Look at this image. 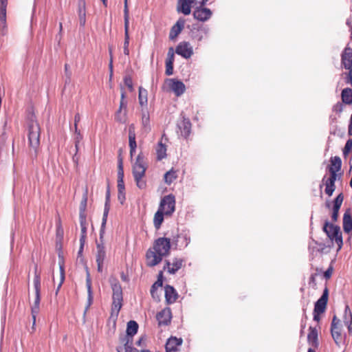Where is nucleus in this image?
I'll use <instances>...</instances> for the list:
<instances>
[{
  "instance_id": "nucleus-4",
  "label": "nucleus",
  "mask_w": 352,
  "mask_h": 352,
  "mask_svg": "<svg viewBox=\"0 0 352 352\" xmlns=\"http://www.w3.org/2000/svg\"><path fill=\"white\" fill-rule=\"evenodd\" d=\"M40 131L37 121L31 120L28 124V140L30 146L36 153L40 145Z\"/></svg>"
},
{
  "instance_id": "nucleus-19",
  "label": "nucleus",
  "mask_w": 352,
  "mask_h": 352,
  "mask_svg": "<svg viewBox=\"0 0 352 352\" xmlns=\"http://www.w3.org/2000/svg\"><path fill=\"white\" fill-rule=\"evenodd\" d=\"M165 298L168 304L174 303L177 299L178 294L175 288L167 285L164 288Z\"/></svg>"
},
{
  "instance_id": "nucleus-9",
  "label": "nucleus",
  "mask_w": 352,
  "mask_h": 352,
  "mask_svg": "<svg viewBox=\"0 0 352 352\" xmlns=\"http://www.w3.org/2000/svg\"><path fill=\"white\" fill-rule=\"evenodd\" d=\"M183 263L184 260L178 258H174L172 262L166 260L164 270H166L169 274H174L182 267Z\"/></svg>"
},
{
  "instance_id": "nucleus-40",
  "label": "nucleus",
  "mask_w": 352,
  "mask_h": 352,
  "mask_svg": "<svg viewBox=\"0 0 352 352\" xmlns=\"http://www.w3.org/2000/svg\"><path fill=\"white\" fill-rule=\"evenodd\" d=\"M139 102L141 106H144L147 104V91L141 87L139 89Z\"/></svg>"
},
{
  "instance_id": "nucleus-42",
  "label": "nucleus",
  "mask_w": 352,
  "mask_h": 352,
  "mask_svg": "<svg viewBox=\"0 0 352 352\" xmlns=\"http://www.w3.org/2000/svg\"><path fill=\"white\" fill-rule=\"evenodd\" d=\"M330 240L332 242H335L338 245V251H339L342 246L343 242H342V236L341 232H339L338 234H336L335 236L330 239Z\"/></svg>"
},
{
  "instance_id": "nucleus-21",
  "label": "nucleus",
  "mask_w": 352,
  "mask_h": 352,
  "mask_svg": "<svg viewBox=\"0 0 352 352\" xmlns=\"http://www.w3.org/2000/svg\"><path fill=\"white\" fill-rule=\"evenodd\" d=\"M184 25L185 20L184 19H179L170 30L169 34L170 39L173 40L175 38L184 28Z\"/></svg>"
},
{
  "instance_id": "nucleus-3",
  "label": "nucleus",
  "mask_w": 352,
  "mask_h": 352,
  "mask_svg": "<svg viewBox=\"0 0 352 352\" xmlns=\"http://www.w3.org/2000/svg\"><path fill=\"white\" fill-rule=\"evenodd\" d=\"M147 168L144 157L140 153L132 167V173L137 186L140 189H144L146 186V181L143 179Z\"/></svg>"
},
{
  "instance_id": "nucleus-13",
  "label": "nucleus",
  "mask_w": 352,
  "mask_h": 352,
  "mask_svg": "<svg viewBox=\"0 0 352 352\" xmlns=\"http://www.w3.org/2000/svg\"><path fill=\"white\" fill-rule=\"evenodd\" d=\"M176 53L185 58H190L192 54V47L188 42L180 43L175 50Z\"/></svg>"
},
{
  "instance_id": "nucleus-32",
  "label": "nucleus",
  "mask_w": 352,
  "mask_h": 352,
  "mask_svg": "<svg viewBox=\"0 0 352 352\" xmlns=\"http://www.w3.org/2000/svg\"><path fill=\"white\" fill-rule=\"evenodd\" d=\"M342 100L346 104H352V89L350 88H345L342 91Z\"/></svg>"
},
{
  "instance_id": "nucleus-30",
  "label": "nucleus",
  "mask_w": 352,
  "mask_h": 352,
  "mask_svg": "<svg viewBox=\"0 0 352 352\" xmlns=\"http://www.w3.org/2000/svg\"><path fill=\"white\" fill-rule=\"evenodd\" d=\"M81 228V235L80 238V244H81V249L83 248L85 239L87 237V221L86 219H79Z\"/></svg>"
},
{
  "instance_id": "nucleus-61",
  "label": "nucleus",
  "mask_w": 352,
  "mask_h": 352,
  "mask_svg": "<svg viewBox=\"0 0 352 352\" xmlns=\"http://www.w3.org/2000/svg\"><path fill=\"white\" fill-rule=\"evenodd\" d=\"M118 192L124 191V184L123 180H118Z\"/></svg>"
},
{
  "instance_id": "nucleus-57",
  "label": "nucleus",
  "mask_w": 352,
  "mask_h": 352,
  "mask_svg": "<svg viewBox=\"0 0 352 352\" xmlns=\"http://www.w3.org/2000/svg\"><path fill=\"white\" fill-rule=\"evenodd\" d=\"M118 199L121 204H124L126 199L124 191L118 192Z\"/></svg>"
},
{
  "instance_id": "nucleus-64",
  "label": "nucleus",
  "mask_w": 352,
  "mask_h": 352,
  "mask_svg": "<svg viewBox=\"0 0 352 352\" xmlns=\"http://www.w3.org/2000/svg\"><path fill=\"white\" fill-rule=\"evenodd\" d=\"M349 69V74H348V80L347 82H349L352 86V67H351Z\"/></svg>"
},
{
  "instance_id": "nucleus-43",
  "label": "nucleus",
  "mask_w": 352,
  "mask_h": 352,
  "mask_svg": "<svg viewBox=\"0 0 352 352\" xmlns=\"http://www.w3.org/2000/svg\"><path fill=\"white\" fill-rule=\"evenodd\" d=\"M82 140V135L80 133V130H78V129H74V141L76 152L78 150V145Z\"/></svg>"
},
{
  "instance_id": "nucleus-60",
  "label": "nucleus",
  "mask_w": 352,
  "mask_h": 352,
  "mask_svg": "<svg viewBox=\"0 0 352 352\" xmlns=\"http://www.w3.org/2000/svg\"><path fill=\"white\" fill-rule=\"evenodd\" d=\"M342 109H343V105L340 102H338L336 104H335L333 106V111L338 112V113L342 112Z\"/></svg>"
},
{
  "instance_id": "nucleus-53",
  "label": "nucleus",
  "mask_w": 352,
  "mask_h": 352,
  "mask_svg": "<svg viewBox=\"0 0 352 352\" xmlns=\"http://www.w3.org/2000/svg\"><path fill=\"white\" fill-rule=\"evenodd\" d=\"M162 280L157 278V280L152 285L151 293L153 296L154 292L157 287H162Z\"/></svg>"
},
{
  "instance_id": "nucleus-50",
  "label": "nucleus",
  "mask_w": 352,
  "mask_h": 352,
  "mask_svg": "<svg viewBox=\"0 0 352 352\" xmlns=\"http://www.w3.org/2000/svg\"><path fill=\"white\" fill-rule=\"evenodd\" d=\"M336 189V185L335 184H332L331 185H327L325 186L324 192L328 196H331L333 195V192H334Z\"/></svg>"
},
{
  "instance_id": "nucleus-25",
  "label": "nucleus",
  "mask_w": 352,
  "mask_h": 352,
  "mask_svg": "<svg viewBox=\"0 0 352 352\" xmlns=\"http://www.w3.org/2000/svg\"><path fill=\"white\" fill-rule=\"evenodd\" d=\"M331 165L329 166V172L335 171V173L337 174L338 171L341 170L342 167V160L340 157L335 156L332 157L330 159Z\"/></svg>"
},
{
  "instance_id": "nucleus-37",
  "label": "nucleus",
  "mask_w": 352,
  "mask_h": 352,
  "mask_svg": "<svg viewBox=\"0 0 352 352\" xmlns=\"http://www.w3.org/2000/svg\"><path fill=\"white\" fill-rule=\"evenodd\" d=\"M157 159L159 160H162L166 156V148L165 145H164L162 142L158 143L157 148Z\"/></svg>"
},
{
  "instance_id": "nucleus-45",
  "label": "nucleus",
  "mask_w": 352,
  "mask_h": 352,
  "mask_svg": "<svg viewBox=\"0 0 352 352\" xmlns=\"http://www.w3.org/2000/svg\"><path fill=\"white\" fill-rule=\"evenodd\" d=\"M59 265H60V283H59V284L57 287L56 291V294H58L60 288L61 287V286L65 280V270H64L63 265L60 263Z\"/></svg>"
},
{
  "instance_id": "nucleus-34",
  "label": "nucleus",
  "mask_w": 352,
  "mask_h": 352,
  "mask_svg": "<svg viewBox=\"0 0 352 352\" xmlns=\"http://www.w3.org/2000/svg\"><path fill=\"white\" fill-rule=\"evenodd\" d=\"M87 197L85 195L80 202L79 208V219H86L85 210L87 207Z\"/></svg>"
},
{
  "instance_id": "nucleus-33",
  "label": "nucleus",
  "mask_w": 352,
  "mask_h": 352,
  "mask_svg": "<svg viewBox=\"0 0 352 352\" xmlns=\"http://www.w3.org/2000/svg\"><path fill=\"white\" fill-rule=\"evenodd\" d=\"M124 36H129V8L126 6L124 8Z\"/></svg>"
},
{
  "instance_id": "nucleus-59",
  "label": "nucleus",
  "mask_w": 352,
  "mask_h": 352,
  "mask_svg": "<svg viewBox=\"0 0 352 352\" xmlns=\"http://www.w3.org/2000/svg\"><path fill=\"white\" fill-rule=\"evenodd\" d=\"M339 210L333 208V212L331 214L332 221H336L338 218Z\"/></svg>"
},
{
  "instance_id": "nucleus-55",
  "label": "nucleus",
  "mask_w": 352,
  "mask_h": 352,
  "mask_svg": "<svg viewBox=\"0 0 352 352\" xmlns=\"http://www.w3.org/2000/svg\"><path fill=\"white\" fill-rule=\"evenodd\" d=\"M333 273V267L330 266L324 272V277L325 279H329Z\"/></svg>"
},
{
  "instance_id": "nucleus-56",
  "label": "nucleus",
  "mask_w": 352,
  "mask_h": 352,
  "mask_svg": "<svg viewBox=\"0 0 352 352\" xmlns=\"http://www.w3.org/2000/svg\"><path fill=\"white\" fill-rule=\"evenodd\" d=\"M79 23L80 26H84L86 23V14H78Z\"/></svg>"
},
{
  "instance_id": "nucleus-38",
  "label": "nucleus",
  "mask_w": 352,
  "mask_h": 352,
  "mask_svg": "<svg viewBox=\"0 0 352 352\" xmlns=\"http://www.w3.org/2000/svg\"><path fill=\"white\" fill-rule=\"evenodd\" d=\"M34 287L35 289V294H40L41 292V280H40V276L37 273V266H35V273H34Z\"/></svg>"
},
{
  "instance_id": "nucleus-63",
  "label": "nucleus",
  "mask_w": 352,
  "mask_h": 352,
  "mask_svg": "<svg viewBox=\"0 0 352 352\" xmlns=\"http://www.w3.org/2000/svg\"><path fill=\"white\" fill-rule=\"evenodd\" d=\"M340 320L337 318L336 316H333L332 322H331V327H336V326H340Z\"/></svg>"
},
{
  "instance_id": "nucleus-28",
  "label": "nucleus",
  "mask_w": 352,
  "mask_h": 352,
  "mask_svg": "<svg viewBox=\"0 0 352 352\" xmlns=\"http://www.w3.org/2000/svg\"><path fill=\"white\" fill-rule=\"evenodd\" d=\"M129 144L130 148L133 149L137 147L135 126L133 124H131L129 127Z\"/></svg>"
},
{
  "instance_id": "nucleus-41",
  "label": "nucleus",
  "mask_w": 352,
  "mask_h": 352,
  "mask_svg": "<svg viewBox=\"0 0 352 352\" xmlns=\"http://www.w3.org/2000/svg\"><path fill=\"white\" fill-rule=\"evenodd\" d=\"M142 124L145 131L150 129V117L147 111L142 112Z\"/></svg>"
},
{
  "instance_id": "nucleus-44",
  "label": "nucleus",
  "mask_w": 352,
  "mask_h": 352,
  "mask_svg": "<svg viewBox=\"0 0 352 352\" xmlns=\"http://www.w3.org/2000/svg\"><path fill=\"white\" fill-rule=\"evenodd\" d=\"M344 200V195L342 193H340L334 199L333 207L334 209L340 210Z\"/></svg>"
},
{
  "instance_id": "nucleus-1",
  "label": "nucleus",
  "mask_w": 352,
  "mask_h": 352,
  "mask_svg": "<svg viewBox=\"0 0 352 352\" xmlns=\"http://www.w3.org/2000/svg\"><path fill=\"white\" fill-rule=\"evenodd\" d=\"M170 240L166 237H160L154 242L153 249H149L146 254L147 265L154 267L159 264L164 256L169 254Z\"/></svg>"
},
{
  "instance_id": "nucleus-47",
  "label": "nucleus",
  "mask_w": 352,
  "mask_h": 352,
  "mask_svg": "<svg viewBox=\"0 0 352 352\" xmlns=\"http://www.w3.org/2000/svg\"><path fill=\"white\" fill-rule=\"evenodd\" d=\"M173 73V62L171 60H166V74L172 75Z\"/></svg>"
},
{
  "instance_id": "nucleus-48",
  "label": "nucleus",
  "mask_w": 352,
  "mask_h": 352,
  "mask_svg": "<svg viewBox=\"0 0 352 352\" xmlns=\"http://www.w3.org/2000/svg\"><path fill=\"white\" fill-rule=\"evenodd\" d=\"M124 85L129 88L130 91L133 90V81L130 76L126 75L124 78Z\"/></svg>"
},
{
  "instance_id": "nucleus-31",
  "label": "nucleus",
  "mask_w": 352,
  "mask_h": 352,
  "mask_svg": "<svg viewBox=\"0 0 352 352\" xmlns=\"http://www.w3.org/2000/svg\"><path fill=\"white\" fill-rule=\"evenodd\" d=\"M138 329V324L134 320H130L127 323L126 327V337H133L135 334L137 333Z\"/></svg>"
},
{
  "instance_id": "nucleus-20",
  "label": "nucleus",
  "mask_w": 352,
  "mask_h": 352,
  "mask_svg": "<svg viewBox=\"0 0 352 352\" xmlns=\"http://www.w3.org/2000/svg\"><path fill=\"white\" fill-rule=\"evenodd\" d=\"M323 231L327 234V236L330 239L340 232V228L338 226H334L328 221H325L323 226Z\"/></svg>"
},
{
  "instance_id": "nucleus-22",
  "label": "nucleus",
  "mask_w": 352,
  "mask_h": 352,
  "mask_svg": "<svg viewBox=\"0 0 352 352\" xmlns=\"http://www.w3.org/2000/svg\"><path fill=\"white\" fill-rule=\"evenodd\" d=\"M331 333L336 345L340 346L344 343V337L341 334L340 325L331 327Z\"/></svg>"
},
{
  "instance_id": "nucleus-18",
  "label": "nucleus",
  "mask_w": 352,
  "mask_h": 352,
  "mask_svg": "<svg viewBox=\"0 0 352 352\" xmlns=\"http://www.w3.org/2000/svg\"><path fill=\"white\" fill-rule=\"evenodd\" d=\"M309 332L307 335V342L308 344L314 349L318 347V330L316 327H309Z\"/></svg>"
},
{
  "instance_id": "nucleus-5",
  "label": "nucleus",
  "mask_w": 352,
  "mask_h": 352,
  "mask_svg": "<svg viewBox=\"0 0 352 352\" xmlns=\"http://www.w3.org/2000/svg\"><path fill=\"white\" fill-rule=\"evenodd\" d=\"M103 236L101 239L100 237V242L97 243L96 244V260L98 266V272H102V268H103V264L104 259L106 258V251H105V247L103 242Z\"/></svg>"
},
{
  "instance_id": "nucleus-54",
  "label": "nucleus",
  "mask_w": 352,
  "mask_h": 352,
  "mask_svg": "<svg viewBox=\"0 0 352 352\" xmlns=\"http://www.w3.org/2000/svg\"><path fill=\"white\" fill-rule=\"evenodd\" d=\"M166 60H171V62H174V51L173 47L169 48Z\"/></svg>"
},
{
  "instance_id": "nucleus-2",
  "label": "nucleus",
  "mask_w": 352,
  "mask_h": 352,
  "mask_svg": "<svg viewBox=\"0 0 352 352\" xmlns=\"http://www.w3.org/2000/svg\"><path fill=\"white\" fill-rule=\"evenodd\" d=\"M109 282L113 291L112 305L111 315L109 318V323H112L113 328L115 329L116 327V321L122 306V289L119 281L116 278L111 277Z\"/></svg>"
},
{
  "instance_id": "nucleus-24",
  "label": "nucleus",
  "mask_w": 352,
  "mask_h": 352,
  "mask_svg": "<svg viewBox=\"0 0 352 352\" xmlns=\"http://www.w3.org/2000/svg\"><path fill=\"white\" fill-rule=\"evenodd\" d=\"M86 285L87 288V305L85 308V311H87V309L89 308L90 305L93 302V292L91 289V280L90 278V275L89 272L87 273V278H86Z\"/></svg>"
},
{
  "instance_id": "nucleus-29",
  "label": "nucleus",
  "mask_w": 352,
  "mask_h": 352,
  "mask_svg": "<svg viewBox=\"0 0 352 352\" xmlns=\"http://www.w3.org/2000/svg\"><path fill=\"white\" fill-rule=\"evenodd\" d=\"M164 211L159 208L158 210L155 212L154 215L153 224L157 230H158L160 228L164 221Z\"/></svg>"
},
{
  "instance_id": "nucleus-51",
  "label": "nucleus",
  "mask_w": 352,
  "mask_h": 352,
  "mask_svg": "<svg viewBox=\"0 0 352 352\" xmlns=\"http://www.w3.org/2000/svg\"><path fill=\"white\" fill-rule=\"evenodd\" d=\"M86 14L85 1V0H80L78 4V14Z\"/></svg>"
},
{
  "instance_id": "nucleus-8",
  "label": "nucleus",
  "mask_w": 352,
  "mask_h": 352,
  "mask_svg": "<svg viewBox=\"0 0 352 352\" xmlns=\"http://www.w3.org/2000/svg\"><path fill=\"white\" fill-rule=\"evenodd\" d=\"M181 12L185 15L190 13V8H198L203 6L208 0H180Z\"/></svg>"
},
{
  "instance_id": "nucleus-46",
  "label": "nucleus",
  "mask_w": 352,
  "mask_h": 352,
  "mask_svg": "<svg viewBox=\"0 0 352 352\" xmlns=\"http://www.w3.org/2000/svg\"><path fill=\"white\" fill-rule=\"evenodd\" d=\"M350 318H351V321L352 322V314L350 311L349 306L346 305L344 309V319H343L344 324H347V322H348V320H349Z\"/></svg>"
},
{
  "instance_id": "nucleus-26",
  "label": "nucleus",
  "mask_w": 352,
  "mask_h": 352,
  "mask_svg": "<svg viewBox=\"0 0 352 352\" xmlns=\"http://www.w3.org/2000/svg\"><path fill=\"white\" fill-rule=\"evenodd\" d=\"M35 299L33 305L31 307V311H32V316L33 319V326L35 324L36 322V315L39 312V305H40V300H41V296L40 294H35Z\"/></svg>"
},
{
  "instance_id": "nucleus-12",
  "label": "nucleus",
  "mask_w": 352,
  "mask_h": 352,
  "mask_svg": "<svg viewBox=\"0 0 352 352\" xmlns=\"http://www.w3.org/2000/svg\"><path fill=\"white\" fill-rule=\"evenodd\" d=\"M329 291L327 287L323 290L320 298L316 302L314 306V312L323 313L325 311L327 304Z\"/></svg>"
},
{
  "instance_id": "nucleus-49",
  "label": "nucleus",
  "mask_w": 352,
  "mask_h": 352,
  "mask_svg": "<svg viewBox=\"0 0 352 352\" xmlns=\"http://www.w3.org/2000/svg\"><path fill=\"white\" fill-rule=\"evenodd\" d=\"M6 8L0 7V22L3 24H5L6 21Z\"/></svg>"
},
{
  "instance_id": "nucleus-7",
  "label": "nucleus",
  "mask_w": 352,
  "mask_h": 352,
  "mask_svg": "<svg viewBox=\"0 0 352 352\" xmlns=\"http://www.w3.org/2000/svg\"><path fill=\"white\" fill-rule=\"evenodd\" d=\"M165 85L171 91H173L177 96L182 95L186 87L183 82L175 78H167L165 80Z\"/></svg>"
},
{
  "instance_id": "nucleus-39",
  "label": "nucleus",
  "mask_w": 352,
  "mask_h": 352,
  "mask_svg": "<svg viewBox=\"0 0 352 352\" xmlns=\"http://www.w3.org/2000/svg\"><path fill=\"white\" fill-rule=\"evenodd\" d=\"M330 173V177L327 178L326 176H324V177L322 178V182L324 184L325 186L327 185H331L332 184H335L336 179H337V177H338V174H336L335 173V171H331Z\"/></svg>"
},
{
  "instance_id": "nucleus-23",
  "label": "nucleus",
  "mask_w": 352,
  "mask_h": 352,
  "mask_svg": "<svg viewBox=\"0 0 352 352\" xmlns=\"http://www.w3.org/2000/svg\"><path fill=\"white\" fill-rule=\"evenodd\" d=\"M343 230L346 233L352 231V217L349 208L346 210L343 216Z\"/></svg>"
},
{
  "instance_id": "nucleus-11",
  "label": "nucleus",
  "mask_w": 352,
  "mask_h": 352,
  "mask_svg": "<svg viewBox=\"0 0 352 352\" xmlns=\"http://www.w3.org/2000/svg\"><path fill=\"white\" fill-rule=\"evenodd\" d=\"M212 16V11L207 8L198 7L195 8L193 16L195 19L200 21H206L208 20Z\"/></svg>"
},
{
  "instance_id": "nucleus-27",
  "label": "nucleus",
  "mask_w": 352,
  "mask_h": 352,
  "mask_svg": "<svg viewBox=\"0 0 352 352\" xmlns=\"http://www.w3.org/2000/svg\"><path fill=\"white\" fill-rule=\"evenodd\" d=\"M121 342L124 344V346L117 347L118 352H129L132 351V340H130L129 337H125L121 339Z\"/></svg>"
},
{
  "instance_id": "nucleus-62",
  "label": "nucleus",
  "mask_w": 352,
  "mask_h": 352,
  "mask_svg": "<svg viewBox=\"0 0 352 352\" xmlns=\"http://www.w3.org/2000/svg\"><path fill=\"white\" fill-rule=\"evenodd\" d=\"M127 102L124 100H120V107L119 109H124V111H126Z\"/></svg>"
},
{
  "instance_id": "nucleus-17",
  "label": "nucleus",
  "mask_w": 352,
  "mask_h": 352,
  "mask_svg": "<svg viewBox=\"0 0 352 352\" xmlns=\"http://www.w3.org/2000/svg\"><path fill=\"white\" fill-rule=\"evenodd\" d=\"M183 342L182 338H177L176 337H170L168 339L166 343V352H175L178 349V346H180Z\"/></svg>"
},
{
  "instance_id": "nucleus-15",
  "label": "nucleus",
  "mask_w": 352,
  "mask_h": 352,
  "mask_svg": "<svg viewBox=\"0 0 352 352\" xmlns=\"http://www.w3.org/2000/svg\"><path fill=\"white\" fill-rule=\"evenodd\" d=\"M177 127L182 136L186 138L190 133L191 123L187 118H182L177 122Z\"/></svg>"
},
{
  "instance_id": "nucleus-16",
  "label": "nucleus",
  "mask_w": 352,
  "mask_h": 352,
  "mask_svg": "<svg viewBox=\"0 0 352 352\" xmlns=\"http://www.w3.org/2000/svg\"><path fill=\"white\" fill-rule=\"evenodd\" d=\"M341 63L345 69L352 67V49L346 47L341 56Z\"/></svg>"
},
{
  "instance_id": "nucleus-52",
  "label": "nucleus",
  "mask_w": 352,
  "mask_h": 352,
  "mask_svg": "<svg viewBox=\"0 0 352 352\" xmlns=\"http://www.w3.org/2000/svg\"><path fill=\"white\" fill-rule=\"evenodd\" d=\"M129 36H127V37L124 36V54L126 55L129 54Z\"/></svg>"
},
{
  "instance_id": "nucleus-10",
  "label": "nucleus",
  "mask_w": 352,
  "mask_h": 352,
  "mask_svg": "<svg viewBox=\"0 0 352 352\" xmlns=\"http://www.w3.org/2000/svg\"><path fill=\"white\" fill-rule=\"evenodd\" d=\"M109 210H110V190H109V187H108L107 192H106L104 208L102 221V224H101V228H100V238L101 239L102 238V236L104 234V228H105V225L107 223V217H108Z\"/></svg>"
},
{
  "instance_id": "nucleus-6",
  "label": "nucleus",
  "mask_w": 352,
  "mask_h": 352,
  "mask_svg": "<svg viewBox=\"0 0 352 352\" xmlns=\"http://www.w3.org/2000/svg\"><path fill=\"white\" fill-rule=\"evenodd\" d=\"M160 208L164 211V214L170 215L175 209V199L172 195L165 196L160 202Z\"/></svg>"
},
{
  "instance_id": "nucleus-58",
  "label": "nucleus",
  "mask_w": 352,
  "mask_h": 352,
  "mask_svg": "<svg viewBox=\"0 0 352 352\" xmlns=\"http://www.w3.org/2000/svg\"><path fill=\"white\" fill-rule=\"evenodd\" d=\"M343 149L346 150V151H349L350 152L351 151V149H352V139H349L346 141V142L345 144V146H344Z\"/></svg>"
},
{
  "instance_id": "nucleus-36",
  "label": "nucleus",
  "mask_w": 352,
  "mask_h": 352,
  "mask_svg": "<svg viewBox=\"0 0 352 352\" xmlns=\"http://www.w3.org/2000/svg\"><path fill=\"white\" fill-rule=\"evenodd\" d=\"M177 177V175L176 171L173 169L170 170L166 172L164 175V182L167 184H170L174 180H175Z\"/></svg>"
},
{
  "instance_id": "nucleus-14",
  "label": "nucleus",
  "mask_w": 352,
  "mask_h": 352,
  "mask_svg": "<svg viewBox=\"0 0 352 352\" xmlns=\"http://www.w3.org/2000/svg\"><path fill=\"white\" fill-rule=\"evenodd\" d=\"M171 318V311L168 307L162 309L156 316L159 325H168L170 322Z\"/></svg>"
},
{
  "instance_id": "nucleus-35",
  "label": "nucleus",
  "mask_w": 352,
  "mask_h": 352,
  "mask_svg": "<svg viewBox=\"0 0 352 352\" xmlns=\"http://www.w3.org/2000/svg\"><path fill=\"white\" fill-rule=\"evenodd\" d=\"M115 120L118 122L125 123L127 120L126 111L119 109L116 113Z\"/></svg>"
}]
</instances>
